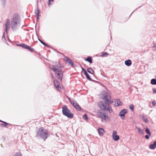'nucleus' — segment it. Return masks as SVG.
Returning <instances> with one entry per match:
<instances>
[{"label": "nucleus", "mask_w": 156, "mask_h": 156, "mask_svg": "<svg viewBox=\"0 0 156 156\" xmlns=\"http://www.w3.org/2000/svg\"><path fill=\"white\" fill-rule=\"evenodd\" d=\"M107 95H108V94L105 90L102 91L100 94L101 98L102 99L105 97Z\"/></svg>", "instance_id": "nucleus-12"}, {"label": "nucleus", "mask_w": 156, "mask_h": 156, "mask_svg": "<svg viewBox=\"0 0 156 156\" xmlns=\"http://www.w3.org/2000/svg\"><path fill=\"white\" fill-rule=\"evenodd\" d=\"M54 85L56 84H59V83L57 80H54Z\"/></svg>", "instance_id": "nucleus-40"}, {"label": "nucleus", "mask_w": 156, "mask_h": 156, "mask_svg": "<svg viewBox=\"0 0 156 156\" xmlns=\"http://www.w3.org/2000/svg\"><path fill=\"white\" fill-rule=\"evenodd\" d=\"M105 104L108 105L112 103L113 102L111 101V98L110 95H107L103 99Z\"/></svg>", "instance_id": "nucleus-6"}, {"label": "nucleus", "mask_w": 156, "mask_h": 156, "mask_svg": "<svg viewBox=\"0 0 156 156\" xmlns=\"http://www.w3.org/2000/svg\"><path fill=\"white\" fill-rule=\"evenodd\" d=\"M58 66L56 65H53L52 66V68L50 67V68L54 72H56L57 70L56 68L58 67Z\"/></svg>", "instance_id": "nucleus-26"}, {"label": "nucleus", "mask_w": 156, "mask_h": 156, "mask_svg": "<svg viewBox=\"0 0 156 156\" xmlns=\"http://www.w3.org/2000/svg\"><path fill=\"white\" fill-rule=\"evenodd\" d=\"M55 87L58 90L61 89V87H60L59 84H56L54 85Z\"/></svg>", "instance_id": "nucleus-39"}, {"label": "nucleus", "mask_w": 156, "mask_h": 156, "mask_svg": "<svg viewBox=\"0 0 156 156\" xmlns=\"http://www.w3.org/2000/svg\"><path fill=\"white\" fill-rule=\"evenodd\" d=\"M154 93H156V88H153L152 89Z\"/></svg>", "instance_id": "nucleus-46"}, {"label": "nucleus", "mask_w": 156, "mask_h": 156, "mask_svg": "<svg viewBox=\"0 0 156 156\" xmlns=\"http://www.w3.org/2000/svg\"><path fill=\"white\" fill-rule=\"evenodd\" d=\"M3 124H1V126L2 127H4L7 128V126L8 125H11V124L8 123L7 122H3Z\"/></svg>", "instance_id": "nucleus-22"}, {"label": "nucleus", "mask_w": 156, "mask_h": 156, "mask_svg": "<svg viewBox=\"0 0 156 156\" xmlns=\"http://www.w3.org/2000/svg\"><path fill=\"white\" fill-rule=\"evenodd\" d=\"M81 67L82 69V71L83 72V73H84V72L86 71V69H85L82 66H81Z\"/></svg>", "instance_id": "nucleus-43"}, {"label": "nucleus", "mask_w": 156, "mask_h": 156, "mask_svg": "<svg viewBox=\"0 0 156 156\" xmlns=\"http://www.w3.org/2000/svg\"><path fill=\"white\" fill-rule=\"evenodd\" d=\"M129 108L132 110V111H134V106L133 104H131L129 106Z\"/></svg>", "instance_id": "nucleus-38"}, {"label": "nucleus", "mask_w": 156, "mask_h": 156, "mask_svg": "<svg viewBox=\"0 0 156 156\" xmlns=\"http://www.w3.org/2000/svg\"><path fill=\"white\" fill-rule=\"evenodd\" d=\"M62 67V66H58V67L56 68L57 70L56 72L59 73H63L62 70L61 69V68Z\"/></svg>", "instance_id": "nucleus-27"}, {"label": "nucleus", "mask_w": 156, "mask_h": 156, "mask_svg": "<svg viewBox=\"0 0 156 156\" xmlns=\"http://www.w3.org/2000/svg\"><path fill=\"white\" fill-rule=\"evenodd\" d=\"M2 2V5L4 7L6 5V0H0Z\"/></svg>", "instance_id": "nucleus-29"}, {"label": "nucleus", "mask_w": 156, "mask_h": 156, "mask_svg": "<svg viewBox=\"0 0 156 156\" xmlns=\"http://www.w3.org/2000/svg\"><path fill=\"white\" fill-rule=\"evenodd\" d=\"M39 13L40 10L39 9H37V10L35 12V13L36 15V16H40V15H39Z\"/></svg>", "instance_id": "nucleus-31"}, {"label": "nucleus", "mask_w": 156, "mask_h": 156, "mask_svg": "<svg viewBox=\"0 0 156 156\" xmlns=\"http://www.w3.org/2000/svg\"><path fill=\"white\" fill-rule=\"evenodd\" d=\"M51 76L52 79L54 77V76L53 75L52 73H51Z\"/></svg>", "instance_id": "nucleus-50"}, {"label": "nucleus", "mask_w": 156, "mask_h": 156, "mask_svg": "<svg viewBox=\"0 0 156 156\" xmlns=\"http://www.w3.org/2000/svg\"><path fill=\"white\" fill-rule=\"evenodd\" d=\"M38 40H39V41H40V42H41V39H40L38 37Z\"/></svg>", "instance_id": "nucleus-51"}, {"label": "nucleus", "mask_w": 156, "mask_h": 156, "mask_svg": "<svg viewBox=\"0 0 156 156\" xmlns=\"http://www.w3.org/2000/svg\"><path fill=\"white\" fill-rule=\"evenodd\" d=\"M65 58L66 59V61L68 62L70 65H71L73 67H74L76 66V65H75L74 63L72 62L71 60L68 58L66 56H65Z\"/></svg>", "instance_id": "nucleus-11"}, {"label": "nucleus", "mask_w": 156, "mask_h": 156, "mask_svg": "<svg viewBox=\"0 0 156 156\" xmlns=\"http://www.w3.org/2000/svg\"><path fill=\"white\" fill-rule=\"evenodd\" d=\"M16 46H17L20 47L24 49H27L31 52H33L34 51V48H31L29 46L26 45L24 44L21 43L19 44H17Z\"/></svg>", "instance_id": "nucleus-4"}, {"label": "nucleus", "mask_w": 156, "mask_h": 156, "mask_svg": "<svg viewBox=\"0 0 156 156\" xmlns=\"http://www.w3.org/2000/svg\"><path fill=\"white\" fill-rule=\"evenodd\" d=\"M108 110L110 113H111L112 112V109L108 106L107 107V109H106L105 111Z\"/></svg>", "instance_id": "nucleus-32"}, {"label": "nucleus", "mask_w": 156, "mask_h": 156, "mask_svg": "<svg viewBox=\"0 0 156 156\" xmlns=\"http://www.w3.org/2000/svg\"><path fill=\"white\" fill-rule=\"evenodd\" d=\"M90 81H92L94 82H95V83H98V81H96V80H93L92 79L91 80H90Z\"/></svg>", "instance_id": "nucleus-48"}, {"label": "nucleus", "mask_w": 156, "mask_h": 156, "mask_svg": "<svg viewBox=\"0 0 156 156\" xmlns=\"http://www.w3.org/2000/svg\"><path fill=\"white\" fill-rule=\"evenodd\" d=\"M21 20L19 15L16 13L13 14L11 20V28L13 31H16L20 25Z\"/></svg>", "instance_id": "nucleus-1"}, {"label": "nucleus", "mask_w": 156, "mask_h": 156, "mask_svg": "<svg viewBox=\"0 0 156 156\" xmlns=\"http://www.w3.org/2000/svg\"><path fill=\"white\" fill-rule=\"evenodd\" d=\"M153 47L154 48H156V44H155L154 46H153Z\"/></svg>", "instance_id": "nucleus-53"}, {"label": "nucleus", "mask_w": 156, "mask_h": 156, "mask_svg": "<svg viewBox=\"0 0 156 156\" xmlns=\"http://www.w3.org/2000/svg\"><path fill=\"white\" fill-rule=\"evenodd\" d=\"M68 99L69 100L70 102L73 106L76 102V101L73 98L71 99L69 98H68Z\"/></svg>", "instance_id": "nucleus-20"}, {"label": "nucleus", "mask_w": 156, "mask_h": 156, "mask_svg": "<svg viewBox=\"0 0 156 156\" xmlns=\"http://www.w3.org/2000/svg\"><path fill=\"white\" fill-rule=\"evenodd\" d=\"M85 60L87 61L90 63H92L93 62L92 57L91 56H88L87 58L85 59Z\"/></svg>", "instance_id": "nucleus-19"}, {"label": "nucleus", "mask_w": 156, "mask_h": 156, "mask_svg": "<svg viewBox=\"0 0 156 156\" xmlns=\"http://www.w3.org/2000/svg\"><path fill=\"white\" fill-rule=\"evenodd\" d=\"M83 73V74L85 76L87 79V80H92V79L90 77L89 75L88 74L87 71L84 72Z\"/></svg>", "instance_id": "nucleus-18"}, {"label": "nucleus", "mask_w": 156, "mask_h": 156, "mask_svg": "<svg viewBox=\"0 0 156 156\" xmlns=\"http://www.w3.org/2000/svg\"><path fill=\"white\" fill-rule=\"evenodd\" d=\"M87 71L90 73L93 74L94 73V71L91 68H89L87 69Z\"/></svg>", "instance_id": "nucleus-23"}, {"label": "nucleus", "mask_w": 156, "mask_h": 156, "mask_svg": "<svg viewBox=\"0 0 156 156\" xmlns=\"http://www.w3.org/2000/svg\"><path fill=\"white\" fill-rule=\"evenodd\" d=\"M4 121H3L2 120H0V122H2L3 123V122H4Z\"/></svg>", "instance_id": "nucleus-52"}, {"label": "nucleus", "mask_w": 156, "mask_h": 156, "mask_svg": "<svg viewBox=\"0 0 156 156\" xmlns=\"http://www.w3.org/2000/svg\"><path fill=\"white\" fill-rule=\"evenodd\" d=\"M37 135V137L39 136L42 139L45 141V140L49 136L47 130L44 129L43 127H41L39 128L38 130L36 131Z\"/></svg>", "instance_id": "nucleus-2"}, {"label": "nucleus", "mask_w": 156, "mask_h": 156, "mask_svg": "<svg viewBox=\"0 0 156 156\" xmlns=\"http://www.w3.org/2000/svg\"><path fill=\"white\" fill-rule=\"evenodd\" d=\"M125 64L127 66H130L132 64V61L130 59L126 60L125 62Z\"/></svg>", "instance_id": "nucleus-15"}, {"label": "nucleus", "mask_w": 156, "mask_h": 156, "mask_svg": "<svg viewBox=\"0 0 156 156\" xmlns=\"http://www.w3.org/2000/svg\"><path fill=\"white\" fill-rule=\"evenodd\" d=\"M54 0H48V5L49 7H50V6L51 5V2H53Z\"/></svg>", "instance_id": "nucleus-34"}, {"label": "nucleus", "mask_w": 156, "mask_h": 156, "mask_svg": "<svg viewBox=\"0 0 156 156\" xmlns=\"http://www.w3.org/2000/svg\"><path fill=\"white\" fill-rule=\"evenodd\" d=\"M146 132L150 136H151V133L149 129L147 128H146L145 129Z\"/></svg>", "instance_id": "nucleus-28"}, {"label": "nucleus", "mask_w": 156, "mask_h": 156, "mask_svg": "<svg viewBox=\"0 0 156 156\" xmlns=\"http://www.w3.org/2000/svg\"><path fill=\"white\" fill-rule=\"evenodd\" d=\"M56 136L58 137V135L57 134H56Z\"/></svg>", "instance_id": "nucleus-54"}, {"label": "nucleus", "mask_w": 156, "mask_h": 156, "mask_svg": "<svg viewBox=\"0 0 156 156\" xmlns=\"http://www.w3.org/2000/svg\"><path fill=\"white\" fill-rule=\"evenodd\" d=\"M116 133H117V132L116 131H115V130L113 131V133H112V136H114V135H116Z\"/></svg>", "instance_id": "nucleus-41"}, {"label": "nucleus", "mask_w": 156, "mask_h": 156, "mask_svg": "<svg viewBox=\"0 0 156 156\" xmlns=\"http://www.w3.org/2000/svg\"><path fill=\"white\" fill-rule=\"evenodd\" d=\"M143 120L146 123H147L148 122V120L146 117H145L144 116H143Z\"/></svg>", "instance_id": "nucleus-36"}, {"label": "nucleus", "mask_w": 156, "mask_h": 156, "mask_svg": "<svg viewBox=\"0 0 156 156\" xmlns=\"http://www.w3.org/2000/svg\"><path fill=\"white\" fill-rule=\"evenodd\" d=\"M153 105L154 106L156 105V102L155 101H153L152 102Z\"/></svg>", "instance_id": "nucleus-44"}, {"label": "nucleus", "mask_w": 156, "mask_h": 156, "mask_svg": "<svg viewBox=\"0 0 156 156\" xmlns=\"http://www.w3.org/2000/svg\"><path fill=\"white\" fill-rule=\"evenodd\" d=\"M112 138L113 140L115 141H118L119 139V136L117 135L113 136Z\"/></svg>", "instance_id": "nucleus-21"}, {"label": "nucleus", "mask_w": 156, "mask_h": 156, "mask_svg": "<svg viewBox=\"0 0 156 156\" xmlns=\"http://www.w3.org/2000/svg\"><path fill=\"white\" fill-rule=\"evenodd\" d=\"M98 105L100 108L104 111L106 110V109H107V106L105 103L103 101H100L98 102Z\"/></svg>", "instance_id": "nucleus-7"}, {"label": "nucleus", "mask_w": 156, "mask_h": 156, "mask_svg": "<svg viewBox=\"0 0 156 156\" xmlns=\"http://www.w3.org/2000/svg\"><path fill=\"white\" fill-rule=\"evenodd\" d=\"M2 39L3 40H5V33H4L3 34V36L2 37Z\"/></svg>", "instance_id": "nucleus-45"}, {"label": "nucleus", "mask_w": 156, "mask_h": 156, "mask_svg": "<svg viewBox=\"0 0 156 156\" xmlns=\"http://www.w3.org/2000/svg\"><path fill=\"white\" fill-rule=\"evenodd\" d=\"M5 137H4L3 139H5Z\"/></svg>", "instance_id": "nucleus-55"}, {"label": "nucleus", "mask_w": 156, "mask_h": 156, "mask_svg": "<svg viewBox=\"0 0 156 156\" xmlns=\"http://www.w3.org/2000/svg\"><path fill=\"white\" fill-rule=\"evenodd\" d=\"M104 132V130L103 128H98V132L100 136H101L103 135Z\"/></svg>", "instance_id": "nucleus-14"}, {"label": "nucleus", "mask_w": 156, "mask_h": 156, "mask_svg": "<svg viewBox=\"0 0 156 156\" xmlns=\"http://www.w3.org/2000/svg\"><path fill=\"white\" fill-rule=\"evenodd\" d=\"M41 0H40V1H41Z\"/></svg>", "instance_id": "nucleus-56"}, {"label": "nucleus", "mask_w": 156, "mask_h": 156, "mask_svg": "<svg viewBox=\"0 0 156 156\" xmlns=\"http://www.w3.org/2000/svg\"><path fill=\"white\" fill-rule=\"evenodd\" d=\"M156 147V141H155L153 144H151L149 146V148L152 150L154 149Z\"/></svg>", "instance_id": "nucleus-17"}, {"label": "nucleus", "mask_w": 156, "mask_h": 156, "mask_svg": "<svg viewBox=\"0 0 156 156\" xmlns=\"http://www.w3.org/2000/svg\"><path fill=\"white\" fill-rule=\"evenodd\" d=\"M109 54L107 52H104L102 53V54L100 56L103 57H105L106 56H107Z\"/></svg>", "instance_id": "nucleus-30"}, {"label": "nucleus", "mask_w": 156, "mask_h": 156, "mask_svg": "<svg viewBox=\"0 0 156 156\" xmlns=\"http://www.w3.org/2000/svg\"><path fill=\"white\" fill-rule=\"evenodd\" d=\"M127 113V109H122L120 112L119 115L122 120L125 119V115Z\"/></svg>", "instance_id": "nucleus-8"}, {"label": "nucleus", "mask_w": 156, "mask_h": 156, "mask_svg": "<svg viewBox=\"0 0 156 156\" xmlns=\"http://www.w3.org/2000/svg\"><path fill=\"white\" fill-rule=\"evenodd\" d=\"M83 119L85 120H87L88 119V118L87 117V114H84L83 116Z\"/></svg>", "instance_id": "nucleus-35"}, {"label": "nucleus", "mask_w": 156, "mask_h": 156, "mask_svg": "<svg viewBox=\"0 0 156 156\" xmlns=\"http://www.w3.org/2000/svg\"><path fill=\"white\" fill-rule=\"evenodd\" d=\"M97 114L100 118L105 120H106L107 118H108V115L106 113H103L101 110H99L98 111Z\"/></svg>", "instance_id": "nucleus-5"}, {"label": "nucleus", "mask_w": 156, "mask_h": 156, "mask_svg": "<svg viewBox=\"0 0 156 156\" xmlns=\"http://www.w3.org/2000/svg\"><path fill=\"white\" fill-rule=\"evenodd\" d=\"M10 25V21L9 19H7L6 20V22L5 24V31L7 33L8 29L9 28V26Z\"/></svg>", "instance_id": "nucleus-10"}, {"label": "nucleus", "mask_w": 156, "mask_h": 156, "mask_svg": "<svg viewBox=\"0 0 156 156\" xmlns=\"http://www.w3.org/2000/svg\"><path fill=\"white\" fill-rule=\"evenodd\" d=\"M115 105L116 107H118L122 105V102L119 99H116L115 101Z\"/></svg>", "instance_id": "nucleus-16"}, {"label": "nucleus", "mask_w": 156, "mask_h": 156, "mask_svg": "<svg viewBox=\"0 0 156 156\" xmlns=\"http://www.w3.org/2000/svg\"><path fill=\"white\" fill-rule=\"evenodd\" d=\"M36 16V20L37 22L39 20V16Z\"/></svg>", "instance_id": "nucleus-47"}, {"label": "nucleus", "mask_w": 156, "mask_h": 156, "mask_svg": "<svg viewBox=\"0 0 156 156\" xmlns=\"http://www.w3.org/2000/svg\"><path fill=\"white\" fill-rule=\"evenodd\" d=\"M149 135L148 134V135H146L145 136V138L146 139H149L150 138L149 137Z\"/></svg>", "instance_id": "nucleus-42"}, {"label": "nucleus", "mask_w": 156, "mask_h": 156, "mask_svg": "<svg viewBox=\"0 0 156 156\" xmlns=\"http://www.w3.org/2000/svg\"><path fill=\"white\" fill-rule=\"evenodd\" d=\"M142 6H140L138 8H137L131 14V15H130V16L131 15V14L133 13V12L136 10L138 9V8H140V7H141Z\"/></svg>", "instance_id": "nucleus-49"}, {"label": "nucleus", "mask_w": 156, "mask_h": 156, "mask_svg": "<svg viewBox=\"0 0 156 156\" xmlns=\"http://www.w3.org/2000/svg\"><path fill=\"white\" fill-rule=\"evenodd\" d=\"M62 108V114L64 115L70 119H72L73 118V114L71 113L70 110L68 108L66 105H64Z\"/></svg>", "instance_id": "nucleus-3"}, {"label": "nucleus", "mask_w": 156, "mask_h": 156, "mask_svg": "<svg viewBox=\"0 0 156 156\" xmlns=\"http://www.w3.org/2000/svg\"><path fill=\"white\" fill-rule=\"evenodd\" d=\"M13 156H22L21 153L20 152L16 153Z\"/></svg>", "instance_id": "nucleus-33"}, {"label": "nucleus", "mask_w": 156, "mask_h": 156, "mask_svg": "<svg viewBox=\"0 0 156 156\" xmlns=\"http://www.w3.org/2000/svg\"><path fill=\"white\" fill-rule=\"evenodd\" d=\"M43 45H44V46H46L48 48H49L50 47L47 44L45 43L42 40L41 41V42H40Z\"/></svg>", "instance_id": "nucleus-37"}, {"label": "nucleus", "mask_w": 156, "mask_h": 156, "mask_svg": "<svg viewBox=\"0 0 156 156\" xmlns=\"http://www.w3.org/2000/svg\"><path fill=\"white\" fill-rule=\"evenodd\" d=\"M73 106L78 111H80L81 109V107L77 102L75 103Z\"/></svg>", "instance_id": "nucleus-13"}, {"label": "nucleus", "mask_w": 156, "mask_h": 156, "mask_svg": "<svg viewBox=\"0 0 156 156\" xmlns=\"http://www.w3.org/2000/svg\"><path fill=\"white\" fill-rule=\"evenodd\" d=\"M55 72L56 77L61 81H62V79L63 73L57 72L56 71Z\"/></svg>", "instance_id": "nucleus-9"}, {"label": "nucleus", "mask_w": 156, "mask_h": 156, "mask_svg": "<svg viewBox=\"0 0 156 156\" xmlns=\"http://www.w3.org/2000/svg\"><path fill=\"white\" fill-rule=\"evenodd\" d=\"M151 83L153 85H156V79H152L151 80Z\"/></svg>", "instance_id": "nucleus-25"}, {"label": "nucleus", "mask_w": 156, "mask_h": 156, "mask_svg": "<svg viewBox=\"0 0 156 156\" xmlns=\"http://www.w3.org/2000/svg\"><path fill=\"white\" fill-rule=\"evenodd\" d=\"M136 128L137 129L139 133L142 134H144V132L143 129H142L141 128L137 127H136Z\"/></svg>", "instance_id": "nucleus-24"}]
</instances>
